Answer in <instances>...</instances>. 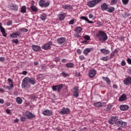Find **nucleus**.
Returning <instances> with one entry per match:
<instances>
[{
	"mask_svg": "<svg viewBox=\"0 0 131 131\" xmlns=\"http://www.w3.org/2000/svg\"><path fill=\"white\" fill-rule=\"evenodd\" d=\"M121 65L122 66H125V65H126V62H125V60H122L121 62Z\"/></svg>",
	"mask_w": 131,
	"mask_h": 131,
	"instance_id": "nucleus-46",
	"label": "nucleus"
},
{
	"mask_svg": "<svg viewBox=\"0 0 131 131\" xmlns=\"http://www.w3.org/2000/svg\"><path fill=\"white\" fill-rule=\"evenodd\" d=\"M40 19H41V20H46V19H47V14L45 13L41 14L40 16Z\"/></svg>",
	"mask_w": 131,
	"mask_h": 131,
	"instance_id": "nucleus-34",
	"label": "nucleus"
},
{
	"mask_svg": "<svg viewBox=\"0 0 131 131\" xmlns=\"http://www.w3.org/2000/svg\"><path fill=\"white\" fill-rule=\"evenodd\" d=\"M129 0H122V3L124 6H126L128 4Z\"/></svg>",
	"mask_w": 131,
	"mask_h": 131,
	"instance_id": "nucleus-40",
	"label": "nucleus"
},
{
	"mask_svg": "<svg viewBox=\"0 0 131 131\" xmlns=\"http://www.w3.org/2000/svg\"><path fill=\"white\" fill-rule=\"evenodd\" d=\"M128 109H129V106L127 105H121L120 106V110L121 111H126Z\"/></svg>",
	"mask_w": 131,
	"mask_h": 131,
	"instance_id": "nucleus-19",
	"label": "nucleus"
},
{
	"mask_svg": "<svg viewBox=\"0 0 131 131\" xmlns=\"http://www.w3.org/2000/svg\"><path fill=\"white\" fill-rule=\"evenodd\" d=\"M10 7L11 11L17 12L19 10V7L16 4L12 3L10 5Z\"/></svg>",
	"mask_w": 131,
	"mask_h": 131,
	"instance_id": "nucleus-14",
	"label": "nucleus"
},
{
	"mask_svg": "<svg viewBox=\"0 0 131 131\" xmlns=\"http://www.w3.org/2000/svg\"><path fill=\"white\" fill-rule=\"evenodd\" d=\"M12 24L13 21L12 20H9L7 23V25H8V26H10L12 25Z\"/></svg>",
	"mask_w": 131,
	"mask_h": 131,
	"instance_id": "nucleus-50",
	"label": "nucleus"
},
{
	"mask_svg": "<svg viewBox=\"0 0 131 131\" xmlns=\"http://www.w3.org/2000/svg\"><path fill=\"white\" fill-rule=\"evenodd\" d=\"M20 30L23 32H27V31H28V30L27 29H25V28H21V29H20Z\"/></svg>",
	"mask_w": 131,
	"mask_h": 131,
	"instance_id": "nucleus-51",
	"label": "nucleus"
},
{
	"mask_svg": "<svg viewBox=\"0 0 131 131\" xmlns=\"http://www.w3.org/2000/svg\"><path fill=\"white\" fill-rule=\"evenodd\" d=\"M25 116H26L27 119H31L35 117V115L32 114V113L29 111L26 112Z\"/></svg>",
	"mask_w": 131,
	"mask_h": 131,
	"instance_id": "nucleus-10",
	"label": "nucleus"
},
{
	"mask_svg": "<svg viewBox=\"0 0 131 131\" xmlns=\"http://www.w3.org/2000/svg\"><path fill=\"white\" fill-rule=\"evenodd\" d=\"M105 104H106V102H101V101H99L94 103V106L97 108H100V107H103Z\"/></svg>",
	"mask_w": 131,
	"mask_h": 131,
	"instance_id": "nucleus-17",
	"label": "nucleus"
},
{
	"mask_svg": "<svg viewBox=\"0 0 131 131\" xmlns=\"http://www.w3.org/2000/svg\"><path fill=\"white\" fill-rule=\"evenodd\" d=\"M62 7L66 10H72V6L68 4L63 5Z\"/></svg>",
	"mask_w": 131,
	"mask_h": 131,
	"instance_id": "nucleus-24",
	"label": "nucleus"
},
{
	"mask_svg": "<svg viewBox=\"0 0 131 131\" xmlns=\"http://www.w3.org/2000/svg\"><path fill=\"white\" fill-rule=\"evenodd\" d=\"M74 31H75L76 33H80L81 31H82V29L80 27H77L75 29Z\"/></svg>",
	"mask_w": 131,
	"mask_h": 131,
	"instance_id": "nucleus-28",
	"label": "nucleus"
},
{
	"mask_svg": "<svg viewBox=\"0 0 131 131\" xmlns=\"http://www.w3.org/2000/svg\"><path fill=\"white\" fill-rule=\"evenodd\" d=\"M79 58L80 61H83V60L85 59L84 56L83 55H80Z\"/></svg>",
	"mask_w": 131,
	"mask_h": 131,
	"instance_id": "nucleus-48",
	"label": "nucleus"
},
{
	"mask_svg": "<svg viewBox=\"0 0 131 131\" xmlns=\"http://www.w3.org/2000/svg\"><path fill=\"white\" fill-rule=\"evenodd\" d=\"M6 113H7V114H11V111H10V110L9 109H7L6 111Z\"/></svg>",
	"mask_w": 131,
	"mask_h": 131,
	"instance_id": "nucleus-57",
	"label": "nucleus"
},
{
	"mask_svg": "<svg viewBox=\"0 0 131 131\" xmlns=\"http://www.w3.org/2000/svg\"><path fill=\"white\" fill-rule=\"evenodd\" d=\"M115 55V54H114V52H112L111 53V55H110V58H113V57H114V56Z\"/></svg>",
	"mask_w": 131,
	"mask_h": 131,
	"instance_id": "nucleus-56",
	"label": "nucleus"
},
{
	"mask_svg": "<svg viewBox=\"0 0 131 131\" xmlns=\"http://www.w3.org/2000/svg\"><path fill=\"white\" fill-rule=\"evenodd\" d=\"M16 103H17V104H22V102H23V101L21 99V98L20 97H17L16 99Z\"/></svg>",
	"mask_w": 131,
	"mask_h": 131,
	"instance_id": "nucleus-36",
	"label": "nucleus"
},
{
	"mask_svg": "<svg viewBox=\"0 0 131 131\" xmlns=\"http://www.w3.org/2000/svg\"><path fill=\"white\" fill-rule=\"evenodd\" d=\"M10 36L13 38H18V37L21 36V33L19 31H16V32H13L12 34H11Z\"/></svg>",
	"mask_w": 131,
	"mask_h": 131,
	"instance_id": "nucleus-12",
	"label": "nucleus"
},
{
	"mask_svg": "<svg viewBox=\"0 0 131 131\" xmlns=\"http://www.w3.org/2000/svg\"><path fill=\"white\" fill-rule=\"evenodd\" d=\"M77 54H79V55H80V54H81V51L80 50V49H77Z\"/></svg>",
	"mask_w": 131,
	"mask_h": 131,
	"instance_id": "nucleus-59",
	"label": "nucleus"
},
{
	"mask_svg": "<svg viewBox=\"0 0 131 131\" xmlns=\"http://www.w3.org/2000/svg\"><path fill=\"white\" fill-rule=\"evenodd\" d=\"M12 42H13V43H15L16 45H18V43H19V40H18V39H13Z\"/></svg>",
	"mask_w": 131,
	"mask_h": 131,
	"instance_id": "nucleus-44",
	"label": "nucleus"
},
{
	"mask_svg": "<svg viewBox=\"0 0 131 131\" xmlns=\"http://www.w3.org/2000/svg\"><path fill=\"white\" fill-rule=\"evenodd\" d=\"M80 19H81L82 20H84L85 21H87L89 20V18L86 17V16H81Z\"/></svg>",
	"mask_w": 131,
	"mask_h": 131,
	"instance_id": "nucleus-45",
	"label": "nucleus"
},
{
	"mask_svg": "<svg viewBox=\"0 0 131 131\" xmlns=\"http://www.w3.org/2000/svg\"><path fill=\"white\" fill-rule=\"evenodd\" d=\"M5 103V100L3 99H0V104H4Z\"/></svg>",
	"mask_w": 131,
	"mask_h": 131,
	"instance_id": "nucleus-60",
	"label": "nucleus"
},
{
	"mask_svg": "<svg viewBox=\"0 0 131 131\" xmlns=\"http://www.w3.org/2000/svg\"><path fill=\"white\" fill-rule=\"evenodd\" d=\"M101 53L104 54V55H108V54H110V50L108 49H102L100 50Z\"/></svg>",
	"mask_w": 131,
	"mask_h": 131,
	"instance_id": "nucleus-23",
	"label": "nucleus"
},
{
	"mask_svg": "<svg viewBox=\"0 0 131 131\" xmlns=\"http://www.w3.org/2000/svg\"><path fill=\"white\" fill-rule=\"evenodd\" d=\"M20 121L22 122H25V121H26V118L24 117H20Z\"/></svg>",
	"mask_w": 131,
	"mask_h": 131,
	"instance_id": "nucleus-47",
	"label": "nucleus"
},
{
	"mask_svg": "<svg viewBox=\"0 0 131 131\" xmlns=\"http://www.w3.org/2000/svg\"><path fill=\"white\" fill-rule=\"evenodd\" d=\"M97 36L98 37V39L100 41H103V42H105V41L108 39L107 34L102 31H100L97 34Z\"/></svg>",
	"mask_w": 131,
	"mask_h": 131,
	"instance_id": "nucleus-2",
	"label": "nucleus"
},
{
	"mask_svg": "<svg viewBox=\"0 0 131 131\" xmlns=\"http://www.w3.org/2000/svg\"><path fill=\"white\" fill-rule=\"evenodd\" d=\"M118 119V117L117 116H113L110 118L108 120V123L109 124H116V122L117 121V120Z\"/></svg>",
	"mask_w": 131,
	"mask_h": 131,
	"instance_id": "nucleus-7",
	"label": "nucleus"
},
{
	"mask_svg": "<svg viewBox=\"0 0 131 131\" xmlns=\"http://www.w3.org/2000/svg\"><path fill=\"white\" fill-rule=\"evenodd\" d=\"M127 62L128 64H129V65H131V59L129 58H127Z\"/></svg>",
	"mask_w": 131,
	"mask_h": 131,
	"instance_id": "nucleus-55",
	"label": "nucleus"
},
{
	"mask_svg": "<svg viewBox=\"0 0 131 131\" xmlns=\"http://www.w3.org/2000/svg\"><path fill=\"white\" fill-rule=\"evenodd\" d=\"M115 11V8L110 7H107V9L106 10L107 12H108V13H112V12H114Z\"/></svg>",
	"mask_w": 131,
	"mask_h": 131,
	"instance_id": "nucleus-29",
	"label": "nucleus"
},
{
	"mask_svg": "<svg viewBox=\"0 0 131 131\" xmlns=\"http://www.w3.org/2000/svg\"><path fill=\"white\" fill-rule=\"evenodd\" d=\"M43 77V76L41 74H39L37 76V79H41Z\"/></svg>",
	"mask_w": 131,
	"mask_h": 131,
	"instance_id": "nucleus-43",
	"label": "nucleus"
},
{
	"mask_svg": "<svg viewBox=\"0 0 131 131\" xmlns=\"http://www.w3.org/2000/svg\"><path fill=\"white\" fill-rule=\"evenodd\" d=\"M42 114L45 116H52V115H53V112L49 110H46L43 111Z\"/></svg>",
	"mask_w": 131,
	"mask_h": 131,
	"instance_id": "nucleus-16",
	"label": "nucleus"
},
{
	"mask_svg": "<svg viewBox=\"0 0 131 131\" xmlns=\"http://www.w3.org/2000/svg\"><path fill=\"white\" fill-rule=\"evenodd\" d=\"M13 94H14L15 96H18V92H17V91H14V92H13Z\"/></svg>",
	"mask_w": 131,
	"mask_h": 131,
	"instance_id": "nucleus-64",
	"label": "nucleus"
},
{
	"mask_svg": "<svg viewBox=\"0 0 131 131\" xmlns=\"http://www.w3.org/2000/svg\"><path fill=\"white\" fill-rule=\"evenodd\" d=\"M56 41L60 46H64L65 42H66V38L62 37L57 38Z\"/></svg>",
	"mask_w": 131,
	"mask_h": 131,
	"instance_id": "nucleus-8",
	"label": "nucleus"
},
{
	"mask_svg": "<svg viewBox=\"0 0 131 131\" xmlns=\"http://www.w3.org/2000/svg\"><path fill=\"white\" fill-rule=\"evenodd\" d=\"M69 23L70 25H73L74 24V19H71Z\"/></svg>",
	"mask_w": 131,
	"mask_h": 131,
	"instance_id": "nucleus-53",
	"label": "nucleus"
},
{
	"mask_svg": "<svg viewBox=\"0 0 131 131\" xmlns=\"http://www.w3.org/2000/svg\"><path fill=\"white\" fill-rule=\"evenodd\" d=\"M80 33H75L74 34V36H75L76 37H77L78 38H79V37H81V35H80V34H79Z\"/></svg>",
	"mask_w": 131,
	"mask_h": 131,
	"instance_id": "nucleus-42",
	"label": "nucleus"
},
{
	"mask_svg": "<svg viewBox=\"0 0 131 131\" xmlns=\"http://www.w3.org/2000/svg\"><path fill=\"white\" fill-rule=\"evenodd\" d=\"M27 71H23V72H22V74L23 75H26V74H27Z\"/></svg>",
	"mask_w": 131,
	"mask_h": 131,
	"instance_id": "nucleus-62",
	"label": "nucleus"
},
{
	"mask_svg": "<svg viewBox=\"0 0 131 131\" xmlns=\"http://www.w3.org/2000/svg\"><path fill=\"white\" fill-rule=\"evenodd\" d=\"M108 56H106L105 57H103L102 58H100V60H101L102 61H108V60H109V58Z\"/></svg>",
	"mask_w": 131,
	"mask_h": 131,
	"instance_id": "nucleus-41",
	"label": "nucleus"
},
{
	"mask_svg": "<svg viewBox=\"0 0 131 131\" xmlns=\"http://www.w3.org/2000/svg\"><path fill=\"white\" fill-rule=\"evenodd\" d=\"M73 96H74V97H75V98H77V97L79 96V94L78 93V92L74 91V92L73 93Z\"/></svg>",
	"mask_w": 131,
	"mask_h": 131,
	"instance_id": "nucleus-39",
	"label": "nucleus"
},
{
	"mask_svg": "<svg viewBox=\"0 0 131 131\" xmlns=\"http://www.w3.org/2000/svg\"><path fill=\"white\" fill-rule=\"evenodd\" d=\"M0 30L2 33L3 36H4V37H7V33H6V30L5 29V28L2 27V28L0 29Z\"/></svg>",
	"mask_w": 131,
	"mask_h": 131,
	"instance_id": "nucleus-25",
	"label": "nucleus"
},
{
	"mask_svg": "<svg viewBox=\"0 0 131 131\" xmlns=\"http://www.w3.org/2000/svg\"><path fill=\"white\" fill-rule=\"evenodd\" d=\"M93 17H94V15H93V14L90 13L89 15V17L90 18V19H92V18H93Z\"/></svg>",
	"mask_w": 131,
	"mask_h": 131,
	"instance_id": "nucleus-61",
	"label": "nucleus"
},
{
	"mask_svg": "<svg viewBox=\"0 0 131 131\" xmlns=\"http://www.w3.org/2000/svg\"><path fill=\"white\" fill-rule=\"evenodd\" d=\"M123 82L125 85H129L131 84V77L130 76L127 77L123 81Z\"/></svg>",
	"mask_w": 131,
	"mask_h": 131,
	"instance_id": "nucleus-15",
	"label": "nucleus"
},
{
	"mask_svg": "<svg viewBox=\"0 0 131 131\" xmlns=\"http://www.w3.org/2000/svg\"><path fill=\"white\" fill-rule=\"evenodd\" d=\"M102 0H92L90 1L87 3V5L89 8H94V7H96L98 4L101 3Z\"/></svg>",
	"mask_w": 131,
	"mask_h": 131,
	"instance_id": "nucleus-3",
	"label": "nucleus"
},
{
	"mask_svg": "<svg viewBox=\"0 0 131 131\" xmlns=\"http://www.w3.org/2000/svg\"><path fill=\"white\" fill-rule=\"evenodd\" d=\"M61 62L62 63H66V62H67V59H62L61 60Z\"/></svg>",
	"mask_w": 131,
	"mask_h": 131,
	"instance_id": "nucleus-63",
	"label": "nucleus"
},
{
	"mask_svg": "<svg viewBox=\"0 0 131 131\" xmlns=\"http://www.w3.org/2000/svg\"><path fill=\"white\" fill-rule=\"evenodd\" d=\"M100 8L101 11H107V9H108V5L106 3H103V4L100 6Z\"/></svg>",
	"mask_w": 131,
	"mask_h": 131,
	"instance_id": "nucleus-20",
	"label": "nucleus"
},
{
	"mask_svg": "<svg viewBox=\"0 0 131 131\" xmlns=\"http://www.w3.org/2000/svg\"><path fill=\"white\" fill-rule=\"evenodd\" d=\"M58 18L60 21H63L65 18V14L60 13V14H58Z\"/></svg>",
	"mask_w": 131,
	"mask_h": 131,
	"instance_id": "nucleus-27",
	"label": "nucleus"
},
{
	"mask_svg": "<svg viewBox=\"0 0 131 131\" xmlns=\"http://www.w3.org/2000/svg\"><path fill=\"white\" fill-rule=\"evenodd\" d=\"M63 86H64L63 84H59L58 85L52 86V89L53 92H58V93H60V92H61V91L63 89Z\"/></svg>",
	"mask_w": 131,
	"mask_h": 131,
	"instance_id": "nucleus-4",
	"label": "nucleus"
},
{
	"mask_svg": "<svg viewBox=\"0 0 131 131\" xmlns=\"http://www.w3.org/2000/svg\"><path fill=\"white\" fill-rule=\"evenodd\" d=\"M73 90H74V92H78V91H79V89L78 88V86H75Z\"/></svg>",
	"mask_w": 131,
	"mask_h": 131,
	"instance_id": "nucleus-52",
	"label": "nucleus"
},
{
	"mask_svg": "<svg viewBox=\"0 0 131 131\" xmlns=\"http://www.w3.org/2000/svg\"><path fill=\"white\" fill-rule=\"evenodd\" d=\"M116 124L117 126H119V127H124V126H126V125H127V123L123 122L122 120H120L118 119Z\"/></svg>",
	"mask_w": 131,
	"mask_h": 131,
	"instance_id": "nucleus-6",
	"label": "nucleus"
},
{
	"mask_svg": "<svg viewBox=\"0 0 131 131\" xmlns=\"http://www.w3.org/2000/svg\"><path fill=\"white\" fill-rule=\"evenodd\" d=\"M8 81L9 83V85H10V87L14 88V84H13V80H12L11 78H8Z\"/></svg>",
	"mask_w": 131,
	"mask_h": 131,
	"instance_id": "nucleus-32",
	"label": "nucleus"
},
{
	"mask_svg": "<svg viewBox=\"0 0 131 131\" xmlns=\"http://www.w3.org/2000/svg\"><path fill=\"white\" fill-rule=\"evenodd\" d=\"M118 2V0H111V5L112 6L116 5V4H117Z\"/></svg>",
	"mask_w": 131,
	"mask_h": 131,
	"instance_id": "nucleus-37",
	"label": "nucleus"
},
{
	"mask_svg": "<svg viewBox=\"0 0 131 131\" xmlns=\"http://www.w3.org/2000/svg\"><path fill=\"white\" fill-rule=\"evenodd\" d=\"M5 61V57H0V62H4Z\"/></svg>",
	"mask_w": 131,
	"mask_h": 131,
	"instance_id": "nucleus-58",
	"label": "nucleus"
},
{
	"mask_svg": "<svg viewBox=\"0 0 131 131\" xmlns=\"http://www.w3.org/2000/svg\"><path fill=\"white\" fill-rule=\"evenodd\" d=\"M61 74L63 76V77H64V78H66V77L69 76V74L65 73L64 71H63Z\"/></svg>",
	"mask_w": 131,
	"mask_h": 131,
	"instance_id": "nucleus-38",
	"label": "nucleus"
},
{
	"mask_svg": "<svg viewBox=\"0 0 131 131\" xmlns=\"http://www.w3.org/2000/svg\"><path fill=\"white\" fill-rule=\"evenodd\" d=\"M26 6H23L20 8V13H23V14H24L26 13Z\"/></svg>",
	"mask_w": 131,
	"mask_h": 131,
	"instance_id": "nucleus-30",
	"label": "nucleus"
},
{
	"mask_svg": "<svg viewBox=\"0 0 131 131\" xmlns=\"http://www.w3.org/2000/svg\"><path fill=\"white\" fill-rule=\"evenodd\" d=\"M36 81L35 79L32 77H25L22 80L21 88L25 90L30 89L31 85H34Z\"/></svg>",
	"mask_w": 131,
	"mask_h": 131,
	"instance_id": "nucleus-1",
	"label": "nucleus"
},
{
	"mask_svg": "<svg viewBox=\"0 0 131 131\" xmlns=\"http://www.w3.org/2000/svg\"><path fill=\"white\" fill-rule=\"evenodd\" d=\"M39 6L41 8H48L50 6L49 1L46 2V0H40L39 1Z\"/></svg>",
	"mask_w": 131,
	"mask_h": 131,
	"instance_id": "nucleus-5",
	"label": "nucleus"
},
{
	"mask_svg": "<svg viewBox=\"0 0 131 131\" xmlns=\"http://www.w3.org/2000/svg\"><path fill=\"white\" fill-rule=\"evenodd\" d=\"M112 107H113V105H112V104L110 103L107 105V107H106V111L107 112H109V111H110V110H111V108H112Z\"/></svg>",
	"mask_w": 131,
	"mask_h": 131,
	"instance_id": "nucleus-33",
	"label": "nucleus"
},
{
	"mask_svg": "<svg viewBox=\"0 0 131 131\" xmlns=\"http://www.w3.org/2000/svg\"><path fill=\"white\" fill-rule=\"evenodd\" d=\"M91 49L90 48H86L83 51V54L84 55H88L89 53L91 52Z\"/></svg>",
	"mask_w": 131,
	"mask_h": 131,
	"instance_id": "nucleus-35",
	"label": "nucleus"
},
{
	"mask_svg": "<svg viewBox=\"0 0 131 131\" xmlns=\"http://www.w3.org/2000/svg\"><path fill=\"white\" fill-rule=\"evenodd\" d=\"M30 9L33 12H37V11H38V9L36 8L33 3H32V6L30 7Z\"/></svg>",
	"mask_w": 131,
	"mask_h": 131,
	"instance_id": "nucleus-26",
	"label": "nucleus"
},
{
	"mask_svg": "<svg viewBox=\"0 0 131 131\" xmlns=\"http://www.w3.org/2000/svg\"><path fill=\"white\" fill-rule=\"evenodd\" d=\"M52 45H53V42L50 41H49L47 43L44 45L43 46H42V49L43 50H50L51 48H52L51 47V46H52Z\"/></svg>",
	"mask_w": 131,
	"mask_h": 131,
	"instance_id": "nucleus-11",
	"label": "nucleus"
},
{
	"mask_svg": "<svg viewBox=\"0 0 131 131\" xmlns=\"http://www.w3.org/2000/svg\"><path fill=\"white\" fill-rule=\"evenodd\" d=\"M31 99L33 100V101H35V100L36 99V97H35V96L32 95L31 96Z\"/></svg>",
	"mask_w": 131,
	"mask_h": 131,
	"instance_id": "nucleus-54",
	"label": "nucleus"
},
{
	"mask_svg": "<svg viewBox=\"0 0 131 131\" xmlns=\"http://www.w3.org/2000/svg\"><path fill=\"white\" fill-rule=\"evenodd\" d=\"M96 74H97V71H96L95 69H92L90 70L89 75L90 78H92L94 76H96Z\"/></svg>",
	"mask_w": 131,
	"mask_h": 131,
	"instance_id": "nucleus-13",
	"label": "nucleus"
},
{
	"mask_svg": "<svg viewBox=\"0 0 131 131\" xmlns=\"http://www.w3.org/2000/svg\"><path fill=\"white\" fill-rule=\"evenodd\" d=\"M127 100V97L125 94H123L119 98V102H123V101H126Z\"/></svg>",
	"mask_w": 131,
	"mask_h": 131,
	"instance_id": "nucleus-18",
	"label": "nucleus"
},
{
	"mask_svg": "<svg viewBox=\"0 0 131 131\" xmlns=\"http://www.w3.org/2000/svg\"><path fill=\"white\" fill-rule=\"evenodd\" d=\"M70 109L69 108H65L64 107H62L60 112H59L60 114L61 115H64V114H70Z\"/></svg>",
	"mask_w": 131,
	"mask_h": 131,
	"instance_id": "nucleus-9",
	"label": "nucleus"
},
{
	"mask_svg": "<svg viewBox=\"0 0 131 131\" xmlns=\"http://www.w3.org/2000/svg\"><path fill=\"white\" fill-rule=\"evenodd\" d=\"M102 79L104 80V81H106L107 85H110L111 84V80H110V79L108 77H102Z\"/></svg>",
	"mask_w": 131,
	"mask_h": 131,
	"instance_id": "nucleus-22",
	"label": "nucleus"
},
{
	"mask_svg": "<svg viewBox=\"0 0 131 131\" xmlns=\"http://www.w3.org/2000/svg\"><path fill=\"white\" fill-rule=\"evenodd\" d=\"M32 49L35 52H39V51H40V50H41L40 47H39L37 45H32Z\"/></svg>",
	"mask_w": 131,
	"mask_h": 131,
	"instance_id": "nucleus-21",
	"label": "nucleus"
},
{
	"mask_svg": "<svg viewBox=\"0 0 131 131\" xmlns=\"http://www.w3.org/2000/svg\"><path fill=\"white\" fill-rule=\"evenodd\" d=\"M66 66L67 67V68H73L74 67V64L72 62L67 63H66Z\"/></svg>",
	"mask_w": 131,
	"mask_h": 131,
	"instance_id": "nucleus-31",
	"label": "nucleus"
},
{
	"mask_svg": "<svg viewBox=\"0 0 131 131\" xmlns=\"http://www.w3.org/2000/svg\"><path fill=\"white\" fill-rule=\"evenodd\" d=\"M84 38L86 40H90V37L89 35H86L84 36Z\"/></svg>",
	"mask_w": 131,
	"mask_h": 131,
	"instance_id": "nucleus-49",
	"label": "nucleus"
}]
</instances>
